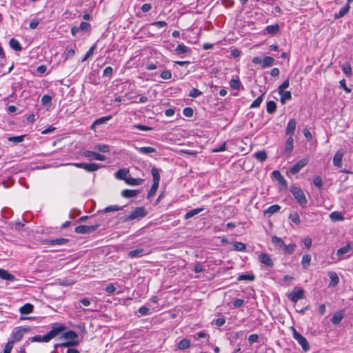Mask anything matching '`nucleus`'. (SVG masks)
I'll return each mask as SVG.
<instances>
[{
    "label": "nucleus",
    "instance_id": "f257e3e1",
    "mask_svg": "<svg viewBox=\"0 0 353 353\" xmlns=\"http://www.w3.org/2000/svg\"><path fill=\"white\" fill-rule=\"evenodd\" d=\"M147 215V212L144 207L136 208L128 216L122 218L123 222H128L134 219H141Z\"/></svg>",
    "mask_w": 353,
    "mask_h": 353
},
{
    "label": "nucleus",
    "instance_id": "f03ea898",
    "mask_svg": "<svg viewBox=\"0 0 353 353\" xmlns=\"http://www.w3.org/2000/svg\"><path fill=\"white\" fill-rule=\"evenodd\" d=\"M290 192L292 194L299 204L302 207H306L307 200L303 191L299 187H292L290 189Z\"/></svg>",
    "mask_w": 353,
    "mask_h": 353
},
{
    "label": "nucleus",
    "instance_id": "7ed1b4c3",
    "mask_svg": "<svg viewBox=\"0 0 353 353\" xmlns=\"http://www.w3.org/2000/svg\"><path fill=\"white\" fill-rule=\"evenodd\" d=\"M292 328V335L293 338L299 343V344L302 347V349L304 352H307L310 349L309 343L307 339L299 334L294 327Z\"/></svg>",
    "mask_w": 353,
    "mask_h": 353
},
{
    "label": "nucleus",
    "instance_id": "20e7f679",
    "mask_svg": "<svg viewBox=\"0 0 353 353\" xmlns=\"http://www.w3.org/2000/svg\"><path fill=\"white\" fill-rule=\"evenodd\" d=\"M66 327L62 324H53L52 329L46 334L45 339H48L50 341L52 339L59 335L62 331L65 330Z\"/></svg>",
    "mask_w": 353,
    "mask_h": 353
},
{
    "label": "nucleus",
    "instance_id": "39448f33",
    "mask_svg": "<svg viewBox=\"0 0 353 353\" xmlns=\"http://www.w3.org/2000/svg\"><path fill=\"white\" fill-rule=\"evenodd\" d=\"M288 297L294 303L305 298L304 290L301 288H294L292 292L288 294Z\"/></svg>",
    "mask_w": 353,
    "mask_h": 353
},
{
    "label": "nucleus",
    "instance_id": "423d86ee",
    "mask_svg": "<svg viewBox=\"0 0 353 353\" xmlns=\"http://www.w3.org/2000/svg\"><path fill=\"white\" fill-rule=\"evenodd\" d=\"M99 225V223H95L91 225H81L76 227L74 231L78 234H89L95 231Z\"/></svg>",
    "mask_w": 353,
    "mask_h": 353
},
{
    "label": "nucleus",
    "instance_id": "0eeeda50",
    "mask_svg": "<svg viewBox=\"0 0 353 353\" xmlns=\"http://www.w3.org/2000/svg\"><path fill=\"white\" fill-rule=\"evenodd\" d=\"M73 165L78 168H82L88 172H94L98 170L101 165L96 163H76Z\"/></svg>",
    "mask_w": 353,
    "mask_h": 353
},
{
    "label": "nucleus",
    "instance_id": "6e6552de",
    "mask_svg": "<svg viewBox=\"0 0 353 353\" xmlns=\"http://www.w3.org/2000/svg\"><path fill=\"white\" fill-rule=\"evenodd\" d=\"M308 163L307 159H302L297 161L292 167H291L290 172L292 174H296Z\"/></svg>",
    "mask_w": 353,
    "mask_h": 353
},
{
    "label": "nucleus",
    "instance_id": "1a4fd4ad",
    "mask_svg": "<svg viewBox=\"0 0 353 353\" xmlns=\"http://www.w3.org/2000/svg\"><path fill=\"white\" fill-rule=\"evenodd\" d=\"M83 156L87 158L92 157L98 161H105V157L103 154L90 151V150H85L83 153Z\"/></svg>",
    "mask_w": 353,
    "mask_h": 353
},
{
    "label": "nucleus",
    "instance_id": "9d476101",
    "mask_svg": "<svg viewBox=\"0 0 353 353\" xmlns=\"http://www.w3.org/2000/svg\"><path fill=\"white\" fill-rule=\"evenodd\" d=\"M296 125V121L294 119H291L287 125L286 130H285V134L288 135L289 137H292Z\"/></svg>",
    "mask_w": 353,
    "mask_h": 353
},
{
    "label": "nucleus",
    "instance_id": "9b49d317",
    "mask_svg": "<svg viewBox=\"0 0 353 353\" xmlns=\"http://www.w3.org/2000/svg\"><path fill=\"white\" fill-rule=\"evenodd\" d=\"M61 338L67 339L68 341H79V335H78V334L76 332L73 331V330H69V331L63 332L61 334Z\"/></svg>",
    "mask_w": 353,
    "mask_h": 353
},
{
    "label": "nucleus",
    "instance_id": "f8f14e48",
    "mask_svg": "<svg viewBox=\"0 0 353 353\" xmlns=\"http://www.w3.org/2000/svg\"><path fill=\"white\" fill-rule=\"evenodd\" d=\"M344 153L342 150H339L334 154L333 158V164L337 168L342 166V159Z\"/></svg>",
    "mask_w": 353,
    "mask_h": 353
},
{
    "label": "nucleus",
    "instance_id": "ddd939ff",
    "mask_svg": "<svg viewBox=\"0 0 353 353\" xmlns=\"http://www.w3.org/2000/svg\"><path fill=\"white\" fill-rule=\"evenodd\" d=\"M259 261L268 267H272L274 265L270 256L265 253L259 255Z\"/></svg>",
    "mask_w": 353,
    "mask_h": 353
},
{
    "label": "nucleus",
    "instance_id": "4468645a",
    "mask_svg": "<svg viewBox=\"0 0 353 353\" xmlns=\"http://www.w3.org/2000/svg\"><path fill=\"white\" fill-rule=\"evenodd\" d=\"M272 242L278 248L279 250L283 251L285 244L281 238L276 236H273L272 237Z\"/></svg>",
    "mask_w": 353,
    "mask_h": 353
},
{
    "label": "nucleus",
    "instance_id": "2eb2a0df",
    "mask_svg": "<svg viewBox=\"0 0 353 353\" xmlns=\"http://www.w3.org/2000/svg\"><path fill=\"white\" fill-rule=\"evenodd\" d=\"M0 278L9 281H14L15 280V276L13 274L3 269H0Z\"/></svg>",
    "mask_w": 353,
    "mask_h": 353
},
{
    "label": "nucleus",
    "instance_id": "dca6fc26",
    "mask_svg": "<svg viewBox=\"0 0 353 353\" xmlns=\"http://www.w3.org/2000/svg\"><path fill=\"white\" fill-rule=\"evenodd\" d=\"M294 140L293 138L291 137H289L285 142V147H284V152L286 154H290L294 148Z\"/></svg>",
    "mask_w": 353,
    "mask_h": 353
},
{
    "label": "nucleus",
    "instance_id": "f3484780",
    "mask_svg": "<svg viewBox=\"0 0 353 353\" xmlns=\"http://www.w3.org/2000/svg\"><path fill=\"white\" fill-rule=\"evenodd\" d=\"M69 241L68 239L65 238H58L56 239H50L47 240L46 242L48 244L53 245H63L67 243Z\"/></svg>",
    "mask_w": 353,
    "mask_h": 353
},
{
    "label": "nucleus",
    "instance_id": "a211bd4d",
    "mask_svg": "<svg viewBox=\"0 0 353 353\" xmlns=\"http://www.w3.org/2000/svg\"><path fill=\"white\" fill-rule=\"evenodd\" d=\"M139 193L138 190L125 189L121 192V195L125 198H132L136 196Z\"/></svg>",
    "mask_w": 353,
    "mask_h": 353
},
{
    "label": "nucleus",
    "instance_id": "6ab92c4d",
    "mask_svg": "<svg viewBox=\"0 0 353 353\" xmlns=\"http://www.w3.org/2000/svg\"><path fill=\"white\" fill-rule=\"evenodd\" d=\"M12 340L14 342H18L23 338V334L21 327H17L12 334Z\"/></svg>",
    "mask_w": 353,
    "mask_h": 353
},
{
    "label": "nucleus",
    "instance_id": "aec40b11",
    "mask_svg": "<svg viewBox=\"0 0 353 353\" xmlns=\"http://www.w3.org/2000/svg\"><path fill=\"white\" fill-rule=\"evenodd\" d=\"M343 317L344 313L343 312H336L334 314L333 316L332 317L331 322L334 325H337L341 321Z\"/></svg>",
    "mask_w": 353,
    "mask_h": 353
},
{
    "label": "nucleus",
    "instance_id": "412c9836",
    "mask_svg": "<svg viewBox=\"0 0 353 353\" xmlns=\"http://www.w3.org/2000/svg\"><path fill=\"white\" fill-rule=\"evenodd\" d=\"M350 6L349 3H346L343 8H341L339 12L334 14V19H339L344 17L350 10Z\"/></svg>",
    "mask_w": 353,
    "mask_h": 353
},
{
    "label": "nucleus",
    "instance_id": "4be33fe9",
    "mask_svg": "<svg viewBox=\"0 0 353 353\" xmlns=\"http://www.w3.org/2000/svg\"><path fill=\"white\" fill-rule=\"evenodd\" d=\"M128 170L125 169H119L117 172H115L114 176L117 179L120 180H123L125 181L126 179H128Z\"/></svg>",
    "mask_w": 353,
    "mask_h": 353
},
{
    "label": "nucleus",
    "instance_id": "5701e85b",
    "mask_svg": "<svg viewBox=\"0 0 353 353\" xmlns=\"http://www.w3.org/2000/svg\"><path fill=\"white\" fill-rule=\"evenodd\" d=\"M160 172H161L160 169H159L156 167L152 168L151 174H152V178H153V183L159 184Z\"/></svg>",
    "mask_w": 353,
    "mask_h": 353
},
{
    "label": "nucleus",
    "instance_id": "b1692460",
    "mask_svg": "<svg viewBox=\"0 0 353 353\" xmlns=\"http://www.w3.org/2000/svg\"><path fill=\"white\" fill-rule=\"evenodd\" d=\"M34 306L31 303H26L20 307L19 312L21 314H28L32 312Z\"/></svg>",
    "mask_w": 353,
    "mask_h": 353
},
{
    "label": "nucleus",
    "instance_id": "393cba45",
    "mask_svg": "<svg viewBox=\"0 0 353 353\" xmlns=\"http://www.w3.org/2000/svg\"><path fill=\"white\" fill-rule=\"evenodd\" d=\"M144 255V250L143 248H138L131 250L128 252V256L130 258H138Z\"/></svg>",
    "mask_w": 353,
    "mask_h": 353
},
{
    "label": "nucleus",
    "instance_id": "a878e982",
    "mask_svg": "<svg viewBox=\"0 0 353 353\" xmlns=\"http://www.w3.org/2000/svg\"><path fill=\"white\" fill-rule=\"evenodd\" d=\"M328 276L330 279V286H336L339 282L337 274L335 272H330Z\"/></svg>",
    "mask_w": 353,
    "mask_h": 353
},
{
    "label": "nucleus",
    "instance_id": "bb28decb",
    "mask_svg": "<svg viewBox=\"0 0 353 353\" xmlns=\"http://www.w3.org/2000/svg\"><path fill=\"white\" fill-rule=\"evenodd\" d=\"M143 182V179L140 178H133L132 176H128L125 180V183L131 185H139L142 184Z\"/></svg>",
    "mask_w": 353,
    "mask_h": 353
},
{
    "label": "nucleus",
    "instance_id": "cd10ccee",
    "mask_svg": "<svg viewBox=\"0 0 353 353\" xmlns=\"http://www.w3.org/2000/svg\"><path fill=\"white\" fill-rule=\"evenodd\" d=\"M190 51V48L185 46L184 44H179L174 49V52L176 54H181L188 53Z\"/></svg>",
    "mask_w": 353,
    "mask_h": 353
},
{
    "label": "nucleus",
    "instance_id": "c85d7f7f",
    "mask_svg": "<svg viewBox=\"0 0 353 353\" xmlns=\"http://www.w3.org/2000/svg\"><path fill=\"white\" fill-rule=\"evenodd\" d=\"M80 342L77 341H66L63 343H61L60 344L55 345L54 347H57L58 346L61 347H75L78 346L79 345Z\"/></svg>",
    "mask_w": 353,
    "mask_h": 353
},
{
    "label": "nucleus",
    "instance_id": "c756f323",
    "mask_svg": "<svg viewBox=\"0 0 353 353\" xmlns=\"http://www.w3.org/2000/svg\"><path fill=\"white\" fill-rule=\"evenodd\" d=\"M330 218L333 221H341L344 220L343 214L340 212H333L330 214Z\"/></svg>",
    "mask_w": 353,
    "mask_h": 353
},
{
    "label": "nucleus",
    "instance_id": "7c9ffc66",
    "mask_svg": "<svg viewBox=\"0 0 353 353\" xmlns=\"http://www.w3.org/2000/svg\"><path fill=\"white\" fill-rule=\"evenodd\" d=\"M279 94L281 96L280 101L282 104H285L287 101L290 100L292 98V94L290 91L283 90L281 92H279Z\"/></svg>",
    "mask_w": 353,
    "mask_h": 353
},
{
    "label": "nucleus",
    "instance_id": "2f4dec72",
    "mask_svg": "<svg viewBox=\"0 0 353 353\" xmlns=\"http://www.w3.org/2000/svg\"><path fill=\"white\" fill-rule=\"evenodd\" d=\"M203 210V208H195V209L191 210L185 214L184 219H189L194 216L195 215L198 214L199 213L201 212Z\"/></svg>",
    "mask_w": 353,
    "mask_h": 353
},
{
    "label": "nucleus",
    "instance_id": "473e14b6",
    "mask_svg": "<svg viewBox=\"0 0 353 353\" xmlns=\"http://www.w3.org/2000/svg\"><path fill=\"white\" fill-rule=\"evenodd\" d=\"M137 150L141 154H148L152 153H155L157 152L156 149L152 147H141V148H136Z\"/></svg>",
    "mask_w": 353,
    "mask_h": 353
},
{
    "label": "nucleus",
    "instance_id": "72a5a7b5",
    "mask_svg": "<svg viewBox=\"0 0 353 353\" xmlns=\"http://www.w3.org/2000/svg\"><path fill=\"white\" fill-rule=\"evenodd\" d=\"M272 179L278 181L281 184L285 183V180L279 170H274L272 172Z\"/></svg>",
    "mask_w": 353,
    "mask_h": 353
},
{
    "label": "nucleus",
    "instance_id": "f704fd0d",
    "mask_svg": "<svg viewBox=\"0 0 353 353\" xmlns=\"http://www.w3.org/2000/svg\"><path fill=\"white\" fill-rule=\"evenodd\" d=\"M10 46L15 51H21L22 50V47L18 40L14 38H12L10 40Z\"/></svg>",
    "mask_w": 353,
    "mask_h": 353
},
{
    "label": "nucleus",
    "instance_id": "c9c22d12",
    "mask_svg": "<svg viewBox=\"0 0 353 353\" xmlns=\"http://www.w3.org/2000/svg\"><path fill=\"white\" fill-rule=\"evenodd\" d=\"M254 157L260 162H263L267 159V153L264 150H261L255 152Z\"/></svg>",
    "mask_w": 353,
    "mask_h": 353
},
{
    "label": "nucleus",
    "instance_id": "e433bc0d",
    "mask_svg": "<svg viewBox=\"0 0 353 353\" xmlns=\"http://www.w3.org/2000/svg\"><path fill=\"white\" fill-rule=\"evenodd\" d=\"M279 30V26L277 23L268 26L265 28V31L270 34H275Z\"/></svg>",
    "mask_w": 353,
    "mask_h": 353
},
{
    "label": "nucleus",
    "instance_id": "4c0bfd02",
    "mask_svg": "<svg viewBox=\"0 0 353 353\" xmlns=\"http://www.w3.org/2000/svg\"><path fill=\"white\" fill-rule=\"evenodd\" d=\"M276 109V103L274 101H269L267 103L266 110L269 114H273Z\"/></svg>",
    "mask_w": 353,
    "mask_h": 353
},
{
    "label": "nucleus",
    "instance_id": "58836bf2",
    "mask_svg": "<svg viewBox=\"0 0 353 353\" xmlns=\"http://www.w3.org/2000/svg\"><path fill=\"white\" fill-rule=\"evenodd\" d=\"M274 63V58L271 57H265L262 61V68L271 66Z\"/></svg>",
    "mask_w": 353,
    "mask_h": 353
},
{
    "label": "nucleus",
    "instance_id": "ea45409f",
    "mask_svg": "<svg viewBox=\"0 0 353 353\" xmlns=\"http://www.w3.org/2000/svg\"><path fill=\"white\" fill-rule=\"evenodd\" d=\"M94 149L99 152L106 153L110 151V145L106 144H97L94 146Z\"/></svg>",
    "mask_w": 353,
    "mask_h": 353
},
{
    "label": "nucleus",
    "instance_id": "a19ab883",
    "mask_svg": "<svg viewBox=\"0 0 353 353\" xmlns=\"http://www.w3.org/2000/svg\"><path fill=\"white\" fill-rule=\"evenodd\" d=\"M190 345V341L188 339H184L179 341V343L177 345V347L179 350H185L187 349Z\"/></svg>",
    "mask_w": 353,
    "mask_h": 353
},
{
    "label": "nucleus",
    "instance_id": "79ce46f5",
    "mask_svg": "<svg viewBox=\"0 0 353 353\" xmlns=\"http://www.w3.org/2000/svg\"><path fill=\"white\" fill-rule=\"evenodd\" d=\"M350 250H351L350 244H347L346 245L339 248L337 250L336 254L339 256H343L345 254H347V252H349L350 251Z\"/></svg>",
    "mask_w": 353,
    "mask_h": 353
},
{
    "label": "nucleus",
    "instance_id": "37998d69",
    "mask_svg": "<svg viewBox=\"0 0 353 353\" xmlns=\"http://www.w3.org/2000/svg\"><path fill=\"white\" fill-rule=\"evenodd\" d=\"M281 209L280 205H272L268 208L267 210H265V214H268L270 216L277 212Z\"/></svg>",
    "mask_w": 353,
    "mask_h": 353
},
{
    "label": "nucleus",
    "instance_id": "c03bdc74",
    "mask_svg": "<svg viewBox=\"0 0 353 353\" xmlns=\"http://www.w3.org/2000/svg\"><path fill=\"white\" fill-rule=\"evenodd\" d=\"M311 256L309 254H305L302 257L301 265L303 268L306 269L310 264Z\"/></svg>",
    "mask_w": 353,
    "mask_h": 353
},
{
    "label": "nucleus",
    "instance_id": "a18cd8bd",
    "mask_svg": "<svg viewBox=\"0 0 353 353\" xmlns=\"http://www.w3.org/2000/svg\"><path fill=\"white\" fill-rule=\"evenodd\" d=\"M289 219L296 225H299L301 222L299 215L296 212H292L290 214Z\"/></svg>",
    "mask_w": 353,
    "mask_h": 353
},
{
    "label": "nucleus",
    "instance_id": "49530a36",
    "mask_svg": "<svg viewBox=\"0 0 353 353\" xmlns=\"http://www.w3.org/2000/svg\"><path fill=\"white\" fill-rule=\"evenodd\" d=\"M265 93H263L261 96L258 97L250 105V108H259L263 101V97Z\"/></svg>",
    "mask_w": 353,
    "mask_h": 353
},
{
    "label": "nucleus",
    "instance_id": "de8ad7c7",
    "mask_svg": "<svg viewBox=\"0 0 353 353\" xmlns=\"http://www.w3.org/2000/svg\"><path fill=\"white\" fill-rule=\"evenodd\" d=\"M341 68L346 76L350 77L352 75V67L349 63H343Z\"/></svg>",
    "mask_w": 353,
    "mask_h": 353
},
{
    "label": "nucleus",
    "instance_id": "09e8293b",
    "mask_svg": "<svg viewBox=\"0 0 353 353\" xmlns=\"http://www.w3.org/2000/svg\"><path fill=\"white\" fill-rule=\"evenodd\" d=\"M295 247V244L285 245L283 251L285 254H292L294 251Z\"/></svg>",
    "mask_w": 353,
    "mask_h": 353
},
{
    "label": "nucleus",
    "instance_id": "8fccbe9b",
    "mask_svg": "<svg viewBox=\"0 0 353 353\" xmlns=\"http://www.w3.org/2000/svg\"><path fill=\"white\" fill-rule=\"evenodd\" d=\"M111 118H112L111 115L99 118L94 121V122L92 124V127H94V125H101L102 123H104L105 122L110 120Z\"/></svg>",
    "mask_w": 353,
    "mask_h": 353
},
{
    "label": "nucleus",
    "instance_id": "3c124183",
    "mask_svg": "<svg viewBox=\"0 0 353 353\" xmlns=\"http://www.w3.org/2000/svg\"><path fill=\"white\" fill-rule=\"evenodd\" d=\"M159 184H158V183H153L150 191L148 192V193L147 194L148 199L151 198L152 196H153L155 194V193L159 188Z\"/></svg>",
    "mask_w": 353,
    "mask_h": 353
},
{
    "label": "nucleus",
    "instance_id": "603ef678",
    "mask_svg": "<svg viewBox=\"0 0 353 353\" xmlns=\"http://www.w3.org/2000/svg\"><path fill=\"white\" fill-rule=\"evenodd\" d=\"M232 247H233V250H236V251H244L246 248L245 245L241 242L234 243Z\"/></svg>",
    "mask_w": 353,
    "mask_h": 353
},
{
    "label": "nucleus",
    "instance_id": "864d4df0",
    "mask_svg": "<svg viewBox=\"0 0 353 353\" xmlns=\"http://www.w3.org/2000/svg\"><path fill=\"white\" fill-rule=\"evenodd\" d=\"M254 275L252 274H241L238 276L237 278V280L238 281H243V280H247V281H252L254 280Z\"/></svg>",
    "mask_w": 353,
    "mask_h": 353
},
{
    "label": "nucleus",
    "instance_id": "5fc2aeb1",
    "mask_svg": "<svg viewBox=\"0 0 353 353\" xmlns=\"http://www.w3.org/2000/svg\"><path fill=\"white\" fill-rule=\"evenodd\" d=\"M313 184L319 189H322L323 182H322L321 177L320 176H315L313 178Z\"/></svg>",
    "mask_w": 353,
    "mask_h": 353
},
{
    "label": "nucleus",
    "instance_id": "6e6d98bb",
    "mask_svg": "<svg viewBox=\"0 0 353 353\" xmlns=\"http://www.w3.org/2000/svg\"><path fill=\"white\" fill-rule=\"evenodd\" d=\"M25 134L21 136L9 137L8 138V141L21 143L24 140Z\"/></svg>",
    "mask_w": 353,
    "mask_h": 353
},
{
    "label": "nucleus",
    "instance_id": "4d7b16f0",
    "mask_svg": "<svg viewBox=\"0 0 353 353\" xmlns=\"http://www.w3.org/2000/svg\"><path fill=\"white\" fill-rule=\"evenodd\" d=\"M123 207L119 205H110L105 208L103 211L104 212H116L123 210Z\"/></svg>",
    "mask_w": 353,
    "mask_h": 353
},
{
    "label": "nucleus",
    "instance_id": "13d9d810",
    "mask_svg": "<svg viewBox=\"0 0 353 353\" xmlns=\"http://www.w3.org/2000/svg\"><path fill=\"white\" fill-rule=\"evenodd\" d=\"M241 82L239 79H231L230 81V85L234 90H239L241 87Z\"/></svg>",
    "mask_w": 353,
    "mask_h": 353
},
{
    "label": "nucleus",
    "instance_id": "bf43d9fd",
    "mask_svg": "<svg viewBox=\"0 0 353 353\" xmlns=\"http://www.w3.org/2000/svg\"><path fill=\"white\" fill-rule=\"evenodd\" d=\"M132 128L133 129H138V130H142V131H150V130H153V128L152 127L144 125H141V124L134 125L132 126Z\"/></svg>",
    "mask_w": 353,
    "mask_h": 353
},
{
    "label": "nucleus",
    "instance_id": "052dcab7",
    "mask_svg": "<svg viewBox=\"0 0 353 353\" xmlns=\"http://www.w3.org/2000/svg\"><path fill=\"white\" fill-rule=\"evenodd\" d=\"M14 345V341H10L6 343L3 349V353H11L12 349Z\"/></svg>",
    "mask_w": 353,
    "mask_h": 353
},
{
    "label": "nucleus",
    "instance_id": "680f3d73",
    "mask_svg": "<svg viewBox=\"0 0 353 353\" xmlns=\"http://www.w3.org/2000/svg\"><path fill=\"white\" fill-rule=\"evenodd\" d=\"M46 334L43 336L37 335L32 337L30 339L32 342H48V339H45Z\"/></svg>",
    "mask_w": 353,
    "mask_h": 353
},
{
    "label": "nucleus",
    "instance_id": "e2e57ef3",
    "mask_svg": "<svg viewBox=\"0 0 353 353\" xmlns=\"http://www.w3.org/2000/svg\"><path fill=\"white\" fill-rule=\"evenodd\" d=\"M290 85L289 79H285L278 88V92H281Z\"/></svg>",
    "mask_w": 353,
    "mask_h": 353
},
{
    "label": "nucleus",
    "instance_id": "0e129e2a",
    "mask_svg": "<svg viewBox=\"0 0 353 353\" xmlns=\"http://www.w3.org/2000/svg\"><path fill=\"white\" fill-rule=\"evenodd\" d=\"M202 94V92H201L199 90L193 88L190 90L188 96L193 98H196Z\"/></svg>",
    "mask_w": 353,
    "mask_h": 353
},
{
    "label": "nucleus",
    "instance_id": "69168bd1",
    "mask_svg": "<svg viewBox=\"0 0 353 353\" xmlns=\"http://www.w3.org/2000/svg\"><path fill=\"white\" fill-rule=\"evenodd\" d=\"M79 29L82 31H89L91 29V26L87 22H81L79 25Z\"/></svg>",
    "mask_w": 353,
    "mask_h": 353
},
{
    "label": "nucleus",
    "instance_id": "338daca9",
    "mask_svg": "<svg viewBox=\"0 0 353 353\" xmlns=\"http://www.w3.org/2000/svg\"><path fill=\"white\" fill-rule=\"evenodd\" d=\"M150 26L161 28L166 27L168 26V23L164 21H159L151 23Z\"/></svg>",
    "mask_w": 353,
    "mask_h": 353
},
{
    "label": "nucleus",
    "instance_id": "774afa93",
    "mask_svg": "<svg viewBox=\"0 0 353 353\" xmlns=\"http://www.w3.org/2000/svg\"><path fill=\"white\" fill-rule=\"evenodd\" d=\"M193 110L192 108L186 107L183 109V113L187 117H191L193 115Z\"/></svg>",
    "mask_w": 353,
    "mask_h": 353
}]
</instances>
